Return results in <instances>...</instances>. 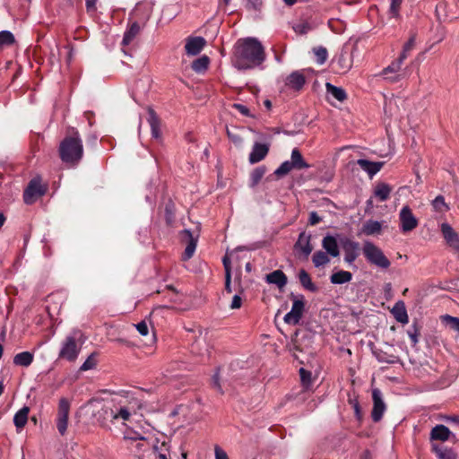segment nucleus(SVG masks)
<instances>
[{"instance_id": "58836bf2", "label": "nucleus", "mask_w": 459, "mask_h": 459, "mask_svg": "<svg viewBox=\"0 0 459 459\" xmlns=\"http://www.w3.org/2000/svg\"><path fill=\"white\" fill-rule=\"evenodd\" d=\"M432 207L437 212H446L449 210V205L445 202L443 195H437L431 203Z\"/></svg>"}, {"instance_id": "39448f33", "label": "nucleus", "mask_w": 459, "mask_h": 459, "mask_svg": "<svg viewBox=\"0 0 459 459\" xmlns=\"http://www.w3.org/2000/svg\"><path fill=\"white\" fill-rule=\"evenodd\" d=\"M403 62L396 58L392 61L389 65L385 67L379 75L383 76V79L389 83H395L404 78L403 73H402V65Z\"/></svg>"}, {"instance_id": "6e6552de", "label": "nucleus", "mask_w": 459, "mask_h": 459, "mask_svg": "<svg viewBox=\"0 0 459 459\" xmlns=\"http://www.w3.org/2000/svg\"><path fill=\"white\" fill-rule=\"evenodd\" d=\"M373 409L371 418L374 422H378L383 418L386 410L385 403L383 400L382 392L378 388L372 390Z\"/></svg>"}, {"instance_id": "e2e57ef3", "label": "nucleus", "mask_w": 459, "mask_h": 459, "mask_svg": "<svg viewBox=\"0 0 459 459\" xmlns=\"http://www.w3.org/2000/svg\"><path fill=\"white\" fill-rule=\"evenodd\" d=\"M241 304H242L241 297L239 295H235L232 299V301L230 304V308L231 309L239 308L241 307Z\"/></svg>"}, {"instance_id": "4c0bfd02", "label": "nucleus", "mask_w": 459, "mask_h": 459, "mask_svg": "<svg viewBox=\"0 0 459 459\" xmlns=\"http://www.w3.org/2000/svg\"><path fill=\"white\" fill-rule=\"evenodd\" d=\"M441 320L446 326L459 333V317L445 315L441 317Z\"/></svg>"}, {"instance_id": "49530a36", "label": "nucleus", "mask_w": 459, "mask_h": 459, "mask_svg": "<svg viewBox=\"0 0 459 459\" xmlns=\"http://www.w3.org/2000/svg\"><path fill=\"white\" fill-rule=\"evenodd\" d=\"M95 357L96 353H91L80 367V371H87L93 369L97 365V360Z\"/></svg>"}, {"instance_id": "5fc2aeb1", "label": "nucleus", "mask_w": 459, "mask_h": 459, "mask_svg": "<svg viewBox=\"0 0 459 459\" xmlns=\"http://www.w3.org/2000/svg\"><path fill=\"white\" fill-rule=\"evenodd\" d=\"M68 420L64 419H56V427L60 435L64 436L66 432Z\"/></svg>"}, {"instance_id": "423d86ee", "label": "nucleus", "mask_w": 459, "mask_h": 459, "mask_svg": "<svg viewBox=\"0 0 459 459\" xmlns=\"http://www.w3.org/2000/svg\"><path fill=\"white\" fill-rule=\"evenodd\" d=\"M45 193L46 188L41 185L40 179L39 178H32L24 190L23 201L27 204H31Z\"/></svg>"}, {"instance_id": "6e6d98bb", "label": "nucleus", "mask_w": 459, "mask_h": 459, "mask_svg": "<svg viewBox=\"0 0 459 459\" xmlns=\"http://www.w3.org/2000/svg\"><path fill=\"white\" fill-rule=\"evenodd\" d=\"M135 327L139 333L143 336H146L149 333V327L144 321L136 324Z\"/></svg>"}, {"instance_id": "f704fd0d", "label": "nucleus", "mask_w": 459, "mask_h": 459, "mask_svg": "<svg viewBox=\"0 0 459 459\" xmlns=\"http://www.w3.org/2000/svg\"><path fill=\"white\" fill-rule=\"evenodd\" d=\"M312 262L316 268L325 266L330 262L329 255L326 252L316 251L312 256Z\"/></svg>"}, {"instance_id": "f257e3e1", "label": "nucleus", "mask_w": 459, "mask_h": 459, "mask_svg": "<svg viewBox=\"0 0 459 459\" xmlns=\"http://www.w3.org/2000/svg\"><path fill=\"white\" fill-rule=\"evenodd\" d=\"M264 60V48L257 39L246 38L236 43L233 64L238 70L253 69Z\"/></svg>"}, {"instance_id": "4be33fe9", "label": "nucleus", "mask_w": 459, "mask_h": 459, "mask_svg": "<svg viewBox=\"0 0 459 459\" xmlns=\"http://www.w3.org/2000/svg\"><path fill=\"white\" fill-rule=\"evenodd\" d=\"M322 247L325 252L333 257H337L340 255L337 240L331 235H326L323 238Z\"/></svg>"}, {"instance_id": "37998d69", "label": "nucleus", "mask_w": 459, "mask_h": 459, "mask_svg": "<svg viewBox=\"0 0 459 459\" xmlns=\"http://www.w3.org/2000/svg\"><path fill=\"white\" fill-rule=\"evenodd\" d=\"M14 42V36L9 30L0 31V48L10 46Z\"/></svg>"}, {"instance_id": "13d9d810", "label": "nucleus", "mask_w": 459, "mask_h": 459, "mask_svg": "<svg viewBox=\"0 0 459 459\" xmlns=\"http://www.w3.org/2000/svg\"><path fill=\"white\" fill-rule=\"evenodd\" d=\"M215 459H229L227 453L219 446L214 447Z\"/></svg>"}, {"instance_id": "2eb2a0df", "label": "nucleus", "mask_w": 459, "mask_h": 459, "mask_svg": "<svg viewBox=\"0 0 459 459\" xmlns=\"http://www.w3.org/2000/svg\"><path fill=\"white\" fill-rule=\"evenodd\" d=\"M181 235L187 241V245L182 255V259L186 261L189 260L195 252L197 246V237H194L190 230H182Z\"/></svg>"}, {"instance_id": "20e7f679", "label": "nucleus", "mask_w": 459, "mask_h": 459, "mask_svg": "<svg viewBox=\"0 0 459 459\" xmlns=\"http://www.w3.org/2000/svg\"><path fill=\"white\" fill-rule=\"evenodd\" d=\"M362 252L367 261L381 269L389 268L391 263L385 255L384 252L374 243L365 241L362 247Z\"/></svg>"}, {"instance_id": "338daca9", "label": "nucleus", "mask_w": 459, "mask_h": 459, "mask_svg": "<svg viewBox=\"0 0 459 459\" xmlns=\"http://www.w3.org/2000/svg\"><path fill=\"white\" fill-rule=\"evenodd\" d=\"M223 266L225 269V275L229 273L231 274V266H230V261L227 256H224L222 259Z\"/></svg>"}, {"instance_id": "bf43d9fd", "label": "nucleus", "mask_w": 459, "mask_h": 459, "mask_svg": "<svg viewBox=\"0 0 459 459\" xmlns=\"http://www.w3.org/2000/svg\"><path fill=\"white\" fill-rule=\"evenodd\" d=\"M322 221V218L317 214L316 212L313 211L309 213L308 222L310 225H316Z\"/></svg>"}, {"instance_id": "864d4df0", "label": "nucleus", "mask_w": 459, "mask_h": 459, "mask_svg": "<svg viewBox=\"0 0 459 459\" xmlns=\"http://www.w3.org/2000/svg\"><path fill=\"white\" fill-rule=\"evenodd\" d=\"M299 376H300L302 384L305 386H308L310 385V382H311V372H309V371L304 369L303 368H301L299 369Z\"/></svg>"}, {"instance_id": "ea45409f", "label": "nucleus", "mask_w": 459, "mask_h": 459, "mask_svg": "<svg viewBox=\"0 0 459 459\" xmlns=\"http://www.w3.org/2000/svg\"><path fill=\"white\" fill-rule=\"evenodd\" d=\"M125 405L130 410L133 414H135L138 411L142 410L143 403L141 399L135 396L128 397V400Z\"/></svg>"}, {"instance_id": "c756f323", "label": "nucleus", "mask_w": 459, "mask_h": 459, "mask_svg": "<svg viewBox=\"0 0 459 459\" xmlns=\"http://www.w3.org/2000/svg\"><path fill=\"white\" fill-rule=\"evenodd\" d=\"M352 279V274L351 272L348 271H338L333 273L331 277L330 281L333 284H344L347 282H350Z\"/></svg>"}, {"instance_id": "2f4dec72", "label": "nucleus", "mask_w": 459, "mask_h": 459, "mask_svg": "<svg viewBox=\"0 0 459 459\" xmlns=\"http://www.w3.org/2000/svg\"><path fill=\"white\" fill-rule=\"evenodd\" d=\"M299 280L300 284L307 290L315 292L317 290L316 286L313 283L309 274L304 270L299 273Z\"/></svg>"}, {"instance_id": "7c9ffc66", "label": "nucleus", "mask_w": 459, "mask_h": 459, "mask_svg": "<svg viewBox=\"0 0 459 459\" xmlns=\"http://www.w3.org/2000/svg\"><path fill=\"white\" fill-rule=\"evenodd\" d=\"M325 88L327 93L330 94L335 100L342 102L347 99V94L342 88L334 86L330 82H326Z\"/></svg>"}, {"instance_id": "f8f14e48", "label": "nucleus", "mask_w": 459, "mask_h": 459, "mask_svg": "<svg viewBox=\"0 0 459 459\" xmlns=\"http://www.w3.org/2000/svg\"><path fill=\"white\" fill-rule=\"evenodd\" d=\"M206 44V40L200 36L188 37L186 39L185 50L188 56L198 55Z\"/></svg>"}, {"instance_id": "393cba45", "label": "nucleus", "mask_w": 459, "mask_h": 459, "mask_svg": "<svg viewBox=\"0 0 459 459\" xmlns=\"http://www.w3.org/2000/svg\"><path fill=\"white\" fill-rule=\"evenodd\" d=\"M290 162L292 167L298 170L310 168V165L304 160L300 151L298 148H294L291 151Z\"/></svg>"}, {"instance_id": "f3484780", "label": "nucleus", "mask_w": 459, "mask_h": 459, "mask_svg": "<svg viewBox=\"0 0 459 459\" xmlns=\"http://www.w3.org/2000/svg\"><path fill=\"white\" fill-rule=\"evenodd\" d=\"M305 83L306 78L301 71L292 72L285 81V84L295 91H300Z\"/></svg>"}, {"instance_id": "e433bc0d", "label": "nucleus", "mask_w": 459, "mask_h": 459, "mask_svg": "<svg viewBox=\"0 0 459 459\" xmlns=\"http://www.w3.org/2000/svg\"><path fill=\"white\" fill-rule=\"evenodd\" d=\"M381 231V224L377 221H368L363 225V232L366 235H374L376 233H379Z\"/></svg>"}, {"instance_id": "680f3d73", "label": "nucleus", "mask_w": 459, "mask_h": 459, "mask_svg": "<svg viewBox=\"0 0 459 459\" xmlns=\"http://www.w3.org/2000/svg\"><path fill=\"white\" fill-rule=\"evenodd\" d=\"M233 107L238 110L242 115L246 116V117H250V112H249V109L247 108V107H246L245 105L243 104H239V103H235L233 105Z\"/></svg>"}, {"instance_id": "1a4fd4ad", "label": "nucleus", "mask_w": 459, "mask_h": 459, "mask_svg": "<svg viewBox=\"0 0 459 459\" xmlns=\"http://www.w3.org/2000/svg\"><path fill=\"white\" fill-rule=\"evenodd\" d=\"M440 230L446 245L459 255V234L447 222L441 223Z\"/></svg>"}, {"instance_id": "a18cd8bd", "label": "nucleus", "mask_w": 459, "mask_h": 459, "mask_svg": "<svg viewBox=\"0 0 459 459\" xmlns=\"http://www.w3.org/2000/svg\"><path fill=\"white\" fill-rule=\"evenodd\" d=\"M292 169H295L292 167L290 160H285L280 165V167L277 169H275L274 174L277 177H283Z\"/></svg>"}, {"instance_id": "5701e85b", "label": "nucleus", "mask_w": 459, "mask_h": 459, "mask_svg": "<svg viewBox=\"0 0 459 459\" xmlns=\"http://www.w3.org/2000/svg\"><path fill=\"white\" fill-rule=\"evenodd\" d=\"M145 25V22L140 25L137 22H134L130 24L128 29L125 31L122 44L124 46L129 45L135 37L140 33L142 28Z\"/></svg>"}, {"instance_id": "4468645a", "label": "nucleus", "mask_w": 459, "mask_h": 459, "mask_svg": "<svg viewBox=\"0 0 459 459\" xmlns=\"http://www.w3.org/2000/svg\"><path fill=\"white\" fill-rule=\"evenodd\" d=\"M344 251V261L351 264L359 256V244L358 242L346 239L342 242Z\"/></svg>"}, {"instance_id": "8fccbe9b", "label": "nucleus", "mask_w": 459, "mask_h": 459, "mask_svg": "<svg viewBox=\"0 0 459 459\" xmlns=\"http://www.w3.org/2000/svg\"><path fill=\"white\" fill-rule=\"evenodd\" d=\"M410 339L411 340V342L413 345H416L419 342V335H420V330L416 324H413L411 327L407 332Z\"/></svg>"}, {"instance_id": "a211bd4d", "label": "nucleus", "mask_w": 459, "mask_h": 459, "mask_svg": "<svg viewBox=\"0 0 459 459\" xmlns=\"http://www.w3.org/2000/svg\"><path fill=\"white\" fill-rule=\"evenodd\" d=\"M357 164L363 169L368 175L372 178L382 169L384 162L381 161H370L365 159H359Z\"/></svg>"}, {"instance_id": "603ef678", "label": "nucleus", "mask_w": 459, "mask_h": 459, "mask_svg": "<svg viewBox=\"0 0 459 459\" xmlns=\"http://www.w3.org/2000/svg\"><path fill=\"white\" fill-rule=\"evenodd\" d=\"M337 63L342 72H346L351 69V61H347L345 56L343 54L340 55L338 57Z\"/></svg>"}, {"instance_id": "c85d7f7f", "label": "nucleus", "mask_w": 459, "mask_h": 459, "mask_svg": "<svg viewBox=\"0 0 459 459\" xmlns=\"http://www.w3.org/2000/svg\"><path fill=\"white\" fill-rule=\"evenodd\" d=\"M29 412V407L24 406L14 414L13 424L17 429H22L26 425Z\"/></svg>"}, {"instance_id": "473e14b6", "label": "nucleus", "mask_w": 459, "mask_h": 459, "mask_svg": "<svg viewBox=\"0 0 459 459\" xmlns=\"http://www.w3.org/2000/svg\"><path fill=\"white\" fill-rule=\"evenodd\" d=\"M416 45V34L413 33L409 38L408 41L403 45V50L400 53L398 59L402 62H404V60L407 58L409 53L414 48Z\"/></svg>"}, {"instance_id": "c03bdc74", "label": "nucleus", "mask_w": 459, "mask_h": 459, "mask_svg": "<svg viewBox=\"0 0 459 459\" xmlns=\"http://www.w3.org/2000/svg\"><path fill=\"white\" fill-rule=\"evenodd\" d=\"M314 53L316 56V63L318 65H323L325 63V61L328 57V52L325 48L318 47L316 48H314Z\"/></svg>"}, {"instance_id": "052dcab7", "label": "nucleus", "mask_w": 459, "mask_h": 459, "mask_svg": "<svg viewBox=\"0 0 459 459\" xmlns=\"http://www.w3.org/2000/svg\"><path fill=\"white\" fill-rule=\"evenodd\" d=\"M166 212V221L169 225L172 224L174 221V212L170 205H167L165 209Z\"/></svg>"}, {"instance_id": "c9c22d12", "label": "nucleus", "mask_w": 459, "mask_h": 459, "mask_svg": "<svg viewBox=\"0 0 459 459\" xmlns=\"http://www.w3.org/2000/svg\"><path fill=\"white\" fill-rule=\"evenodd\" d=\"M209 61L210 60H209L208 56H203L195 59L192 63L191 67L197 74L204 73L208 68Z\"/></svg>"}, {"instance_id": "9d476101", "label": "nucleus", "mask_w": 459, "mask_h": 459, "mask_svg": "<svg viewBox=\"0 0 459 459\" xmlns=\"http://www.w3.org/2000/svg\"><path fill=\"white\" fill-rule=\"evenodd\" d=\"M304 307L305 305L302 298H295L290 311L284 316V322L288 325H298L302 317Z\"/></svg>"}, {"instance_id": "09e8293b", "label": "nucleus", "mask_w": 459, "mask_h": 459, "mask_svg": "<svg viewBox=\"0 0 459 459\" xmlns=\"http://www.w3.org/2000/svg\"><path fill=\"white\" fill-rule=\"evenodd\" d=\"M376 358L379 362L394 364L397 361V357L394 355H387L385 352H375Z\"/></svg>"}, {"instance_id": "a878e982", "label": "nucleus", "mask_w": 459, "mask_h": 459, "mask_svg": "<svg viewBox=\"0 0 459 459\" xmlns=\"http://www.w3.org/2000/svg\"><path fill=\"white\" fill-rule=\"evenodd\" d=\"M148 115V123L151 126L152 135L153 138L159 139L160 137L159 117L152 108L149 109Z\"/></svg>"}, {"instance_id": "dca6fc26", "label": "nucleus", "mask_w": 459, "mask_h": 459, "mask_svg": "<svg viewBox=\"0 0 459 459\" xmlns=\"http://www.w3.org/2000/svg\"><path fill=\"white\" fill-rule=\"evenodd\" d=\"M269 152V145L265 143H255L251 152L249 153V162L251 164L257 163L264 160Z\"/></svg>"}, {"instance_id": "f03ea898", "label": "nucleus", "mask_w": 459, "mask_h": 459, "mask_svg": "<svg viewBox=\"0 0 459 459\" xmlns=\"http://www.w3.org/2000/svg\"><path fill=\"white\" fill-rule=\"evenodd\" d=\"M61 160L70 168H75L83 157V143L79 132L72 128L60 142L58 148Z\"/></svg>"}, {"instance_id": "aec40b11", "label": "nucleus", "mask_w": 459, "mask_h": 459, "mask_svg": "<svg viewBox=\"0 0 459 459\" xmlns=\"http://www.w3.org/2000/svg\"><path fill=\"white\" fill-rule=\"evenodd\" d=\"M391 313L395 320L401 324H407L409 322V316L405 307V304L403 300H398L391 309Z\"/></svg>"}, {"instance_id": "79ce46f5", "label": "nucleus", "mask_w": 459, "mask_h": 459, "mask_svg": "<svg viewBox=\"0 0 459 459\" xmlns=\"http://www.w3.org/2000/svg\"><path fill=\"white\" fill-rule=\"evenodd\" d=\"M169 449L165 443H162L160 446H153L152 454L154 459H168Z\"/></svg>"}, {"instance_id": "bb28decb", "label": "nucleus", "mask_w": 459, "mask_h": 459, "mask_svg": "<svg viewBox=\"0 0 459 459\" xmlns=\"http://www.w3.org/2000/svg\"><path fill=\"white\" fill-rule=\"evenodd\" d=\"M431 449L438 459H457V455L452 448L440 447L436 444H432Z\"/></svg>"}, {"instance_id": "72a5a7b5", "label": "nucleus", "mask_w": 459, "mask_h": 459, "mask_svg": "<svg viewBox=\"0 0 459 459\" xmlns=\"http://www.w3.org/2000/svg\"><path fill=\"white\" fill-rule=\"evenodd\" d=\"M266 172L264 166L255 168L250 174V187L256 186Z\"/></svg>"}, {"instance_id": "4d7b16f0", "label": "nucleus", "mask_w": 459, "mask_h": 459, "mask_svg": "<svg viewBox=\"0 0 459 459\" xmlns=\"http://www.w3.org/2000/svg\"><path fill=\"white\" fill-rule=\"evenodd\" d=\"M262 0H247V8L249 10H259L262 6Z\"/></svg>"}, {"instance_id": "0eeeda50", "label": "nucleus", "mask_w": 459, "mask_h": 459, "mask_svg": "<svg viewBox=\"0 0 459 459\" xmlns=\"http://www.w3.org/2000/svg\"><path fill=\"white\" fill-rule=\"evenodd\" d=\"M400 230L403 233L412 231L417 228L419 221L412 213L411 209L405 205L399 212Z\"/></svg>"}, {"instance_id": "b1692460", "label": "nucleus", "mask_w": 459, "mask_h": 459, "mask_svg": "<svg viewBox=\"0 0 459 459\" xmlns=\"http://www.w3.org/2000/svg\"><path fill=\"white\" fill-rule=\"evenodd\" d=\"M392 190V186L387 183L378 182L377 183L374 188V196L379 202H385L389 198Z\"/></svg>"}, {"instance_id": "9b49d317", "label": "nucleus", "mask_w": 459, "mask_h": 459, "mask_svg": "<svg viewBox=\"0 0 459 459\" xmlns=\"http://www.w3.org/2000/svg\"><path fill=\"white\" fill-rule=\"evenodd\" d=\"M294 248L297 252H299L304 256V258L307 259L313 250V247L311 245V236L309 234H306L305 232H301L294 245Z\"/></svg>"}, {"instance_id": "412c9836", "label": "nucleus", "mask_w": 459, "mask_h": 459, "mask_svg": "<svg viewBox=\"0 0 459 459\" xmlns=\"http://www.w3.org/2000/svg\"><path fill=\"white\" fill-rule=\"evenodd\" d=\"M451 436H454L453 433L443 424L435 426L430 431L431 440H440L444 442L449 440Z\"/></svg>"}, {"instance_id": "3c124183", "label": "nucleus", "mask_w": 459, "mask_h": 459, "mask_svg": "<svg viewBox=\"0 0 459 459\" xmlns=\"http://www.w3.org/2000/svg\"><path fill=\"white\" fill-rule=\"evenodd\" d=\"M124 438L126 440H132V441H138V440H144V437L138 432H134L131 430H126L124 435Z\"/></svg>"}, {"instance_id": "0e129e2a", "label": "nucleus", "mask_w": 459, "mask_h": 459, "mask_svg": "<svg viewBox=\"0 0 459 459\" xmlns=\"http://www.w3.org/2000/svg\"><path fill=\"white\" fill-rule=\"evenodd\" d=\"M97 2H98V0H86L85 5H86L87 12H95L97 9L96 8Z\"/></svg>"}, {"instance_id": "7ed1b4c3", "label": "nucleus", "mask_w": 459, "mask_h": 459, "mask_svg": "<svg viewBox=\"0 0 459 459\" xmlns=\"http://www.w3.org/2000/svg\"><path fill=\"white\" fill-rule=\"evenodd\" d=\"M82 335V332L77 329H74L67 334L60 343L58 359H65L68 362H74L82 350V342H78Z\"/></svg>"}, {"instance_id": "de8ad7c7", "label": "nucleus", "mask_w": 459, "mask_h": 459, "mask_svg": "<svg viewBox=\"0 0 459 459\" xmlns=\"http://www.w3.org/2000/svg\"><path fill=\"white\" fill-rule=\"evenodd\" d=\"M403 0H391L389 13L393 18L398 19L400 17V7Z\"/></svg>"}, {"instance_id": "ddd939ff", "label": "nucleus", "mask_w": 459, "mask_h": 459, "mask_svg": "<svg viewBox=\"0 0 459 459\" xmlns=\"http://www.w3.org/2000/svg\"><path fill=\"white\" fill-rule=\"evenodd\" d=\"M105 415L110 417L112 420H122L126 421L130 419L133 412L128 410V408L125 404H120L119 407H116L114 409L103 408Z\"/></svg>"}, {"instance_id": "cd10ccee", "label": "nucleus", "mask_w": 459, "mask_h": 459, "mask_svg": "<svg viewBox=\"0 0 459 459\" xmlns=\"http://www.w3.org/2000/svg\"><path fill=\"white\" fill-rule=\"evenodd\" d=\"M34 359V355L30 351H22L13 357V364L21 367H29Z\"/></svg>"}, {"instance_id": "69168bd1", "label": "nucleus", "mask_w": 459, "mask_h": 459, "mask_svg": "<svg viewBox=\"0 0 459 459\" xmlns=\"http://www.w3.org/2000/svg\"><path fill=\"white\" fill-rule=\"evenodd\" d=\"M225 290H226L228 293H231V292H232V288H231V274H230L229 273H227V275H225Z\"/></svg>"}, {"instance_id": "6ab92c4d", "label": "nucleus", "mask_w": 459, "mask_h": 459, "mask_svg": "<svg viewBox=\"0 0 459 459\" xmlns=\"http://www.w3.org/2000/svg\"><path fill=\"white\" fill-rule=\"evenodd\" d=\"M265 281L269 284H274L281 290L286 286L288 279L282 271L275 270L265 275Z\"/></svg>"}, {"instance_id": "a19ab883", "label": "nucleus", "mask_w": 459, "mask_h": 459, "mask_svg": "<svg viewBox=\"0 0 459 459\" xmlns=\"http://www.w3.org/2000/svg\"><path fill=\"white\" fill-rule=\"evenodd\" d=\"M70 403L65 398H62L58 403L57 418L68 420Z\"/></svg>"}, {"instance_id": "774afa93", "label": "nucleus", "mask_w": 459, "mask_h": 459, "mask_svg": "<svg viewBox=\"0 0 459 459\" xmlns=\"http://www.w3.org/2000/svg\"><path fill=\"white\" fill-rule=\"evenodd\" d=\"M353 409H354L356 417L358 418V420H360L361 419V411H360V407H359V404L358 402H355L353 403Z\"/></svg>"}]
</instances>
